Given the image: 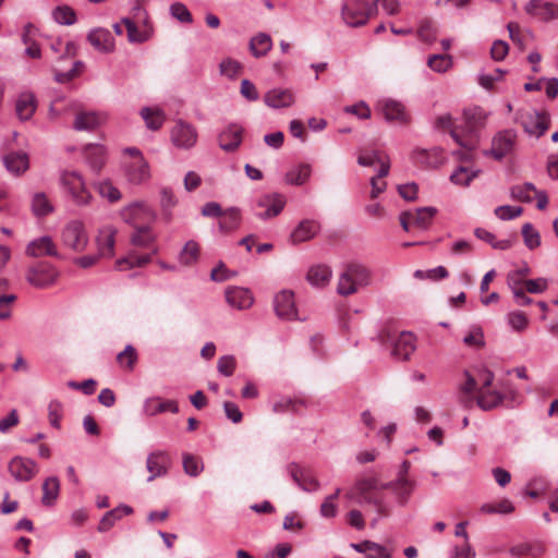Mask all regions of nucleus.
<instances>
[{
	"label": "nucleus",
	"mask_w": 558,
	"mask_h": 558,
	"mask_svg": "<svg viewBox=\"0 0 558 558\" xmlns=\"http://www.w3.org/2000/svg\"><path fill=\"white\" fill-rule=\"evenodd\" d=\"M128 31V39L132 44H141L148 40L149 35L147 32L140 31L136 24L129 17L122 19L121 22Z\"/></svg>",
	"instance_id": "54"
},
{
	"label": "nucleus",
	"mask_w": 558,
	"mask_h": 558,
	"mask_svg": "<svg viewBox=\"0 0 558 558\" xmlns=\"http://www.w3.org/2000/svg\"><path fill=\"white\" fill-rule=\"evenodd\" d=\"M144 413L148 416H155L163 412L177 413L179 411L178 403L173 400H162L159 397H151L144 402Z\"/></svg>",
	"instance_id": "33"
},
{
	"label": "nucleus",
	"mask_w": 558,
	"mask_h": 558,
	"mask_svg": "<svg viewBox=\"0 0 558 558\" xmlns=\"http://www.w3.org/2000/svg\"><path fill=\"white\" fill-rule=\"evenodd\" d=\"M517 142V132L512 129L498 132L492 141L490 154L496 159H501L510 154Z\"/></svg>",
	"instance_id": "16"
},
{
	"label": "nucleus",
	"mask_w": 558,
	"mask_h": 558,
	"mask_svg": "<svg viewBox=\"0 0 558 558\" xmlns=\"http://www.w3.org/2000/svg\"><path fill=\"white\" fill-rule=\"evenodd\" d=\"M36 97L32 93H23L15 102V111L20 120H29L36 111Z\"/></svg>",
	"instance_id": "37"
},
{
	"label": "nucleus",
	"mask_w": 558,
	"mask_h": 558,
	"mask_svg": "<svg viewBox=\"0 0 558 558\" xmlns=\"http://www.w3.org/2000/svg\"><path fill=\"white\" fill-rule=\"evenodd\" d=\"M534 192H536V187L530 182L517 184L510 187L511 198L522 203H532Z\"/></svg>",
	"instance_id": "48"
},
{
	"label": "nucleus",
	"mask_w": 558,
	"mask_h": 558,
	"mask_svg": "<svg viewBox=\"0 0 558 558\" xmlns=\"http://www.w3.org/2000/svg\"><path fill=\"white\" fill-rule=\"evenodd\" d=\"M474 234L477 239L485 241L486 243L490 244L492 247L496 250H508L511 247L512 242L510 240H497L496 235L492 232H489L486 229L483 228H476L474 231Z\"/></svg>",
	"instance_id": "52"
},
{
	"label": "nucleus",
	"mask_w": 558,
	"mask_h": 558,
	"mask_svg": "<svg viewBox=\"0 0 558 558\" xmlns=\"http://www.w3.org/2000/svg\"><path fill=\"white\" fill-rule=\"evenodd\" d=\"M275 312L278 317L293 320L298 319V312L292 291L282 290L276 294L274 300Z\"/></svg>",
	"instance_id": "17"
},
{
	"label": "nucleus",
	"mask_w": 558,
	"mask_h": 558,
	"mask_svg": "<svg viewBox=\"0 0 558 558\" xmlns=\"http://www.w3.org/2000/svg\"><path fill=\"white\" fill-rule=\"evenodd\" d=\"M156 240V234L151 231L148 225L135 228L131 236L134 245L141 247H149Z\"/></svg>",
	"instance_id": "51"
},
{
	"label": "nucleus",
	"mask_w": 558,
	"mask_h": 558,
	"mask_svg": "<svg viewBox=\"0 0 558 558\" xmlns=\"http://www.w3.org/2000/svg\"><path fill=\"white\" fill-rule=\"evenodd\" d=\"M437 208L435 207H421L414 210H411V218L413 219V227H416L422 230L428 229L432 225L434 217L437 214Z\"/></svg>",
	"instance_id": "40"
},
{
	"label": "nucleus",
	"mask_w": 558,
	"mask_h": 558,
	"mask_svg": "<svg viewBox=\"0 0 558 558\" xmlns=\"http://www.w3.org/2000/svg\"><path fill=\"white\" fill-rule=\"evenodd\" d=\"M241 223L240 209L232 207L223 211L219 221V229L223 233H229L236 230Z\"/></svg>",
	"instance_id": "44"
},
{
	"label": "nucleus",
	"mask_w": 558,
	"mask_h": 558,
	"mask_svg": "<svg viewBox=\"0 0 558 558\" xmlns=\"http://www.w3.org/2000/svg\"><path fill=\"white\" fill-rule=\"evenodd\" d=\"M412 157L415 161L428 167H438L445 160L444 150L439 147H433L430 149L415 148L412 151Z\"/></svg>",
	"instance_id": "34"
},
{
	"label": "nucleus",
	"mask_w": 558,
	"mask_h": 558,
	"mask_svg": "<svg viewBox=\"0 0 558 558\" xmlns=\"http://www.w3.org/2000/svg\"><path fill=\"white\" fill-rule=\"evenodd\" d=\"M32 211L37 217H45L53 211V206L45 193L37 192L33 195Z\"/></svg>",
	"instance_id": "49"
},
{
	"label": "nucleus",
	"mask_w": 558,
	"mask_h": 558,
	"mask_svg": "<svg viewBox=\"0 0 558 558\" xmlns=\"http://www.w3.org/2000/svg\"><path fill=\"white\" fill-rule=\"evenodd\" d=\"M378 340L384 347L390 348V354L396 360L407 361L416 350V339L412 332L384 328L378 333Z\"/></svg>",
	"instance_id": "2"
},
{
	"label": "nucleus",
	"mask_w": 558,
	"mask_h": 558,
	"mask_svg": "<svg viewBox=\"0 0 558 558\" xmlns=\"http://www.w3.org/2000/svg\"><path fill=\"white\" fill-rule=\"evenodd\" d=\"M54 21L62 25H72L76 21V14L74 10L68 5L57 7L52 11Z\"/></svg>",
	"instance_id": "58"
},
{
	"label": "nucleus",
	"mask_w": 558,
	"mask_h": 558,
	"mask_svg": "<svg viewBox=\"0 0 558 558\" xmlns=\"http://www.w3.org/2000/svg\"><path fill=\"white\" fill-rule=\"evenodd\" d=\"M8 470L17 482H29L39 472V466L31 458L16 456L8 464Z\"/></svg>",
	"instance_id": "11"
},
{
	"label": "nucleus",
	"mask_w": 558,
	"mask_h": 558,
	"mask_svg": "<svg viewBox=\"0 0 558 558\" xmlns=\"http://www.w3.org/2000/svg\"><path fill=\"white\" fill-rule=\"evenodd\" d=\"M63 190L77 206H87L92 202V194L87 190L83 175L74 170H65L60 175Z\"/></svg>",
	"instance_id": "4"
},
{
	"label": "nucleus",
	"mask_w": 558,
	"mask_h": 558,
	"mask_svg": "<svg viewBox=\"0 0 558 558\" xmlns=\"http://www.w3.org/2000/svg\"><path fill=\"white\" fill-rule=\"evenodd\" d=\"M522 235L524 244L530 248L534 250L541 245L539 232L533 227L532 223L526 222L522 227Z\"/></svg>",
	"instance_id": "59"
},
{
	"label": "nucleus",
	"mask_w": 558,
	"mask_h": 558,
	"mask_svg": "<svg viewBox=\"0 0 558 558\" xmlns=\"http://www.w3.org/2000/svg\"><path fill=\"white\" fill-rule=\"evenodd\" d=\"M320 230V225L314 219L302 220L291 232L290 241L293 244L303 243L313 239Z\"/></svg>",
	"instance_id": "27"
},
{
	"label": "nucleus",
	"mask_w": 558,
	"mask_h": 558,
	"mask_svg": "<svg viewBox=\"0 0 558 558\" xmlns=\"http://www.w3.org/2000/svg\"><path fill=\"white\" fill-rule=\"evenodd\" d=\"M514 506L509 499H504L497 504H484L481 507V512L485 514H509L513 512Z\"/></svg>",
	"instance_id": "57"
},
{
	"label": "nucleus",
	"mask_w": 558,
	"mask_h": 558,
	"mask_svg": "<svg viewBox=\"0 0 558 558\" xmlns=\"http://www.w3.org/2000/svg\"><path fill=\"white\" fill-rule=\"evenodd\" d=\"M464 119L465 138H470L472 136L478 138L477 131L484 126L486 120L485 112L480 108L469 109L464 111ZM477 141L480 142V140Z\"/></svg>",
	"instance_id": "30"
},
{
	"label": "nucleus",
	"mask_w": 558,
	"mask_h": 558,
	"mask_svg": "<svg viewBox=\"0 0 558 558\" xmlns=\"http://www.w3.org/2000/svg\"><path fill=\"white\" fill-rule=\"evenodd\" d=\"M243 128L232 123L228 125L218 136L219 146L225 151H234L242 142Z\"/></svg>",
	"instance_id": "26"
},
{
	"label": "nucleus",
	"mask_w": 558,
	"mask_h": 558,
	"mask_svg": "<svg viewBox=\"0 0 558 558\" xmlns=\"http://www.w3.org/2000/svg\"><path fill=\"white\" fill-rule=\"evenodd\" d=\"M505 396L497 390L477 389L476 403L484 411H490L502 403Z\"/></svg>",
	"instance_id": "36"
},
{
	"label": "nucleus",
	"mask_w": 558,
	"mask_h": 558,
	"mask_svg": "<svg viewBox=\"0 0 558 558\" xmlns=\"http://www.w3.org/2000/svg\"><path fill=\"white\" fill-rule=\"evenodd\" d=\"M5 169L13 175H21L29 168V158L25 151H12L3 157Z\"/></svg>",
	"instance_id": "28"
},
{
	"label": "nucleus",
	"mask_w": 558,
	"mask_h": 558,
	"mask_svg": "<svg viewBox=\"0 0 558 558\" xmlns=\"http://www.w3.org/2000/svg\"><path fill=\"white\" fill-rule=\"evenodd\" d=\"M84 66V63L82 61H74L72 63V66L70 70L63 72L59 69H53L54 71V80L58 82V83H68L70 81H72L74 77H76L80 72H81V69Z\"/></svg>",
	"instance_id": "60"
},
{
	"label": "nucleus",
	"mask_w": 558,
	"mask_h": 558,
	"mask_svg": "<svg viewBox=\"0 0 558 558\" xmlns=\"http://www.w3.org/2000/svg\"><path fill=\"white\" fill-rule=\"evenodd\" d=\"M58 276L57 269L48 263H38L26 271L27 282L38 289L50 287L57 281Z\"/></svg>",
	"instance_id": "10"
},
{
	"label": "nucleus",
	"mask_w": 558,
	"mask_h": 558,
	"mask_svg": "<svg viewBox=\"0 0 558 558\" xmlns=\"http://www.w3.org/2000/svg\"><path fill=\"white\" fill-rule=\"evenodd\" d=\"M311 177V167L308 165H299L290 169L284 177L286 183L290 185H302Z\"/></svg>",
	"instance_id": "46"
},
{
	"label": "nucleus",
	"mask_w": 558,
	"mask_h": 558,
	"mask_svg": "<svg viewBox=\"0 0 558 558\" xmlns=\"http://www.w3.org/2000/svg\"><path fill=\"white\" fill-rule=\"evenodd\" d=\"M151 255L153 254L136 255L131 253L116 262V269L124 271L134 267H143L151 260Z\"/></svg>",
	"instance_id": "43"
},
{
	"label": "nucleus",
	"mask_w": 558,
	"mask_h": 558,
	"mask_svg": "<svg viewBox=\"0 0 558 558\" xmlns=\"http://www.w3.org/2000/svg\"><path fill=\"white\" fill-rule=\"evenodd\" d=\"M87 40L99 52L109 53L114 50V38L107 28L92 29L87 35Z\"/></svg>",
	"instance_id": "24"
},
{
	"label": "nucleus",
	"mask_w": 558,
	"mask_h": 558,
	"mask_svg": "<svg viewBox=\"0 0 558 558\" xmlns=\"http://www.w3.org/2000/svg\"><path fill=\"white\" fill-rule=\"evenodd\" d=\"M95 189L99 195L111 203L118 202L121 198L120 191L107 180L95 183Z\"/></svg>",
	"instance_id": "55"
},
{
	"label": "nucleus",
	"mask_w": 558,
	"mask_h": 558,
	"mask_svg": "<svg viewBox=\"0 0 558 558\" xmlns=\"http://www.w3.org/2000/svg\"><path fill=\"white\" fill-rule=\"evenodd\" d=\"M63 416V404L58 400H51L48 404V420L52 427L59 429L61 427V418Z\"/></svg>",
	"instance_id": "61"
},
{
	"label": "nucleus",
	"mask_w": 558,
	"mask_h": 558,
	"mask_svg": "<svg viewBox=\"0 0 558 558\" xmlns=\"http://www.w3.org/2000/svg\"><path fill=\"white\" fill-rule=\"evenodd\" d=\"M137 361V352L135 348L128 344L125 349L117 355V362L119 365L128 371H133Z\"/></svg>",
	"instance_id": "56"
},
{
	"label": "nucleus",
	"mask_w": 558,
	"mask_h": 558,
	"mask_svg": "<svg viewBox=\"0 0 558 558\" xmlns=\"http://www.w3.org/2000/svg\"><path fill=\"white\" fill-rule=\"evenodd\" d=\"M287 204V198L280 193H265L255 201L254 209L257 218L268 220L281 214Z\"/></svg>",
	"instance_id": "7"
},
{
	"label": "nucleus",
	"mask_w": 558,
	"mask_h": 558,
	"mask_svg": "<svg viewBox=\"0 0 558 558\" xmlns=\"http://www.w3.org/2000/svg\"><path fill=\"white\" fill-rule=\"evenodd\" d=\"M383 487L391 492L397 505L403 507L413 494L416 482L412 478H398L383 484Z\"/></svg>",
	"instance_id": "15"
},
{
	"label": "nucleus",
	"mask_w": 558,
	"mask_h": 558,
	"mask_svg": "<svg viewBox=\"0 0 558 558\" xmlns=\"http://www.w3.org/2000/svg\"><path fill=\"white\" fill-rule=\"evenodd\" d=\"M170 136L172 144L180 149L192 148L198 137L196 129L182 120L175 122Z\"/></svg>",
	"instance_id": "13"
},
{
	"label": "nucleus",
	"mask_w": 558,
	"mask_h": 558,
	"mask_svg": "<svg viewBox=\"0 0 558 558\" xmlns=\"http://www.w3.org/2000/svg\"><path fill=\"white\" fill-rule=\"evenodd\" d=\"M107 119L105 113L94 111L80 112L76 114L73 128L77 131H93L101 125Z\"/></svg>",
	"instance_id": "31"
},
{
	"label": "nucleus",
	"mask_w": 558,
	"mask_h": 558,
	"mask_svg": "<svg viewBox=\"0 0 558 558\" xmlns=\"http://www.w3.org/2000/svg\"><path fill=\"white\" fill-rule=\"evenodd\" d=\"M61 242L66 248L82 253L89 243V234L82 220L73 219L64 225L61 230Z\"/></svg>",
	"instance_id": "5"
},
{
	"label": "nucleus",
	"mask_w": 558,
	"mask_h": 558,
	"mask_svg": "<svg viewBox=\"0 0 558 558\" xmlns=\"http://www.w3.org/2000/svg\"><path fill=\"white\" fill-rule=\"evenodd\" d=\"M199 258V245L196 241H187L179 253L178 259L182 266L191 267Z\"/></svg>",
	"instance_id": "41"
},
{
	"label": "nucleus",
	"mask_w": 558,
	"mask_h": 558,
	"mask_svg": "<svg viewBox=\"0 0 558 558\" xmlns=\"http://www.w3.org/2000/svg\"><path fill=\"white\" fill-rule=\"evenodd\" d=\"M219 69L221 75L228 78H234L241 72L242 65L234 59L226 58L221 61Z\"/></svg>",
	"instance_id": "64"
},
{
	"label": "nucleus",
	"mask_w": 558,
	"mask_h": 558,
	"mask_svg": "<svg viewBox=\"0 0 558 558\" xmlns=\"http://www.w3.org/2000/svg\"><path fill=\"white\" fill-rule=\"evenodd\" d=\"M272 48V39L267 33H257L250 39L248 49L253 57H265Z\"/></svg>",
	"instance_id": "38"
},
{
	"label": "nucleus",
	"mask_w": 558,
	"mask_h": 558,
	"mask_svg": "<svg viewBox=\"0 0 558 558\" xmlns=\"http://www.w3.org/2000/svg\"><path fill=\"white\" fill-rule=\"evenodd\" d=\"M525 11L542 22L558 19V4L545 0H531L525 5Z\"/></svg>",
	"instance_id": "18"
},
{
	"label": "nucleus",
	"mask_w": 558,
	"mask_h": 558,
	"mask_svg": "<svg viewBox=\"0 0 558 558\" xmlns=\"http://www.w3.org/2000/svg\"><path fill=\"white\" fill-rule=\"evenodd\" d=\"M331 276L332 271L328 266L317 265L310 268L306 278L312 286L323 288L329 283Z\"/></svg>",
	"instance_id": "39"
},
{
	"label": "nucleus",
	"mask_w": 558,
	"mask_h": 558,
	"mask_svg": "<svg viewBox=\"0 0 558 558\" xmlns=\"http://www.w3.org/2000/svg\"><path fill=\"white\" fill-rule=\"evenodd\" d=\"M265 104L274 109L288 108L294 102V95L289 89L272 88L264 95Z\"/></svg>",
	"instance_id": "29"
},
{
	"label": "nucleus",
	"mask_w": 558,
	"mask_h": 558,
	"mask_svg": "<svg viewBox=\"0 0 558 558\" xmlns=\"http://www.w3.org/2000/svg\"><path fill=\"white\" fill-rule=\"evenodd\" d=\"M124 171L129 182L133 184H142L150 178L149 165L146 159L126 161Z\"/></svg>",
	"instance_id": "22"
},
{
	"label": "nucleus",
	"mask_w": 558,
	"mask_h": 558,
	"mask_svg": "<svg viewBox=\"0 0 558 558\" xmlns=\"http://www.w3.org/2000/svg\"><path fill=\"white\" fill-rule=\"evenodd\" d=\"M383 484L376 477L362 478L351 488L348 497L356 498L361 504H368L375 508L379 515L387 517L392 510V502L384 494V490L388 489L383 487Z\"/></svg>",
	"instance_id": "1"
},
{
	"label": "nucleus",
	"mask_w": 558,
	"mask_h": 558,
	"mask_svg": "<svg viewBox=\"0 0 558 558\" xmlns=\"http://www.w3.org/2000/svg\"><path fill=\"white\" fill-rule=\"evenodd\" d=\"M171 465V458L165 450H155L147 456L146 469L149 472L148 482L167 475Z\"/></svg>",
	"instance_id": "14"
},
{
	"label": "nucleus",
	"mask_w": 558,
	"mask_h": 558,
	"mask_svg": "<svg viewBox=\"0 0 558 558\" xmlns=\"http://www.w3.org/2000/svg\"><path fill=\"white\" fill-rule=\"evenodd\" d=\"M183 469L190 476H197L204 469L202 461L193 454H183Z\"/></svg>",
	"instance_id": "62"
},
{
	"label": "nucleus",
	"mask_w": 558,
	"mask_h": 558,
	"mask_svg": "<svg viewBox=\"0 0 558 558\" xmlns=\"http://www.w3.org/2000/svg\"><path fill=\"white\" fill-rule=\"evenodd\" d=\"M520 123L524 131L533 136H542L549 128V117L546 112L529 110L520 113Z\"/></svg>",
	"instance_id": "12"
},
{
	"label": "nucleus",
	"mask_w": 558,
	"mask_h": 558,
	"mask_svg": "<svg viewBox=\"0 0 558 558\" xmlns=\"http://www.w3.org/2000/svg\"><path fill=\"white\" fill-rule=\"evenodd\" d=\"M26 254L31 257L52 256L59 257L57 246L49 235H44L31 241L26 246Z\"/></svg>",
	"instance_id": "20"
},
{
	"label": "nucleus",
	"mask_w": 558,
	"mask_h": 558,
	"mask_svg": "<svg viewBox=\"0 0 558 558\" xmlns=\"http://www.w3.org/2000/svg\"><path fill=\"white\" fill-rule=\"evenodd\" d=\"M341 489L337 488L332 495L327 496L320 505V514L324 518H333L337 514V505L335 500L338 498Z\"/></svg>",
	"instance_id": "63"
},
{
	"label": "nucleus",
	"mask_w": 558,
	"mask_h": 558,
	"mask_svg": "<svg viewBox=\"0 0 558 558\" xmlns=\"http://www.w3.org/2000/svg\"><path fill=\"white\" fill-rule=\"evenodd\" d=\"M141 117L151 131L159 130L166 120L163 111L159 108L145 107L141 110Z\"/></svg>",
	"instance_id": "45"
},
{
	"label": "nucleus",
	"mask_w": 558,
	"mask_h": 558,
	"mask_svg": "<svg viewBox=\"0 0 558 558\" xmlns=\"http://www.w3.org/2000/svg\"><path fill=\"white\" fill-rule=\"evenodd\" d=\"M83 154L87 165L94 172H99L106 162V149L99 144H88L84 147Z\"/></svg>",
	"instance_id": "35"
},
{
	"label": "nucleus",
	"mask_w": 558,
	"mask_h": 558,
	"mask_svg": "<svg viewBox=\"0 0 558 558\" xmlns=\"http://www.w3.org/2000/svg\"><path fill=\"white\" fill-rule=\"evenodd\" d=\"M228 304L236 310L250 308L254 302L248 289L241 287H229L225 292Z\"/></svg>",
	"instance_id": "25"
},
{
	"label": "nucleus",
	"mask_w": 558,
	"mask_h": 558,
	"mask_svg": "<svg viewBox=\"0 0 558 558\" xmlns=\"http://www.w3.org/2000/svg\"><path fill=\"white\" fill-rule=\"evenodd\" d=\"M478 174V170H472L468 167H458L450 175V181L453 184L468 186L474 178Z\"/></svg>",
	"instance_id": "53"
},
{
	"label": "nucleus",
	"mask_w": 558,
	"mask_h": 558,
	"mask_svg": "<svg viewBox=\"0 0 558 558\" xmlns=\"http://www.w3.org/2000/svg\"><path fill=\"white\" fill-rule=\"evenodd\" d=\"M116 235L113 226H104L98 230L96 243L99 256L111 258L114 255Z\"/></svg>",
	"instance_id": "21"
},
{
	"label": "nucleus",
	"mask_w": 558,
	"mask_h": 558,
	"mask_svg": "<svg viewBox=\"0 0 558 558\" xmlns=\"http://www.w3.org/2000/svg\"><path fill=\"white\" fill-rule=\"evenodd\" d=\"M369 283V270L363 265L352 264L340 274L337 292L343 296L351 295Z\"/></svg>",
	"instance_id": "3"
},
{
	"label": "nucleus",
	"mask_w": 558,
	"mask_h": 558,
	"mask_svg": "<svg viewBox=\"0 0 558 558\" xmlns=\"http://www.w3.org/2000/svg\"><path fill=\"white\" fill-rule=\"evenodd\" d=\"M377 11L362 0H347L341 9L344 23L350 27H360L367 23L368 19Z\"/></svg>",
	"instance_id": "8"
},
{
	"label": "nucleus",
	"mask_w": 558,
	"mask_h": 558,
	"mask_svg": "<svg viewBox=\"0 0 558 558\" xmlns=\"http://www.w3.org/2000/svg\"><path fill=\"white\" fill-rule=\"evenodd\" d=\"M389 169V162H381L377 175L371 179V198H377L386 190L387 183L384 181V178L388 175Z\"/></svg>",
	"instance_id": "50"
},
{
	"label": "nucleus",
	"mask_w": 558,
	"mask_h": 558,
	"mask_svg": "<svg viewBox=\"0 0 558 558\" xmlns=\"http://www.w3.org/2000/svg\"><path fill=\"white\" fill-rule=\"evenodd\" d=\"M60 482L58 477L50 476L43 483V498L41 502L45 506H51L54 504L59 496Z\"/></svg>",
	"instance_id": "47"
},
{
	"label": "nucleus",
	"mask_w": 558,
	"mask_h": 558,
	"mask_svg": "<svg viewBox=\"0 0 558 558\" xmlns=\"http://www.w3.org/2000/svg\"><path fill=\"white\" fill-rule=\"evenodd\" d=\"M378 106L387 121L400 124L409 122V116L401 102L393 99H384L378 102Z\"/></svg>",
	"instance_id": "23"
},
{
	"label": "nucleus",
	"mask_w": 558,
	"mask_h": 558,
	"mask_svg": "<svg viewBox=\"0 0 558 558\" xmlns=\"http://www.w3.org/2000/svg\"><path fill=\"white\" fill-rule=\"evenodd\" d=\"M435 126L438 130L450 132L451 137L460 145L461 149L454 151L453 154L461 160H470L472 159L473 150H475L478 146V141L475 136L470 138H463L459 135L456 129H453L452 117L449 113H445L439 116L435 121Z\"/></svg>",
	"instance_id": "6"
},
{
	"label": "nucleus",
	"mask_w": 558,
	"mask_h": 558,
	"mask_svg": "<svg viewBox=\"0 0 558 558\" xmlns=\"http://www.w3.org/2000/svg\"><path fill=\"white\" fill-rule=\"evenodd\" d=\"M465 383L460 387L459 402L464 408H471L473 404L472 393L478 389L476 379L469 371L464 372Z\"/></svg>",
	"instance_id": "42"
},
{
	"label": "nucleus",
	"mask_w": 558,
	"mask_h": 558,
	"mask_svg": "<svg viewBox=\"0 0 558 558\" xmlns=\"http://www.w3.org/2000/svg\"><path fill=\"white\" fill-rule=\"evenodd\" d=\"M133 513V508L128 505H120L114 509L107 511L100 522L98 524V532L105 533L108 532L119 520H121L124 515H130Z\"/></svg>",
	"instance_id": "32"
},
{
	"label": "nucleus",
	"mask_w": 558,
	"mask_h": 558,
	"mask_svg": "<svg viewBox=\"0 0 558 558\" xmlns=\"http://www.w3.org/2000/svg\"><path fill=\"white\" fill-rule=\"evenodd\" d=\"M122 219L134 228L146 226L155 221L156 214L145 202H134L123 207Z\"/></svg>",
	"instance_id": "9"
},
{
	"label": "nucleus",
	"mask_w": 558,
	"mask_h": 558,
	"mask_svg": "<svg viewBox=\"0 0 558 558\" xmlns=\"http://www.w3.org/2000/svg\"><path fill=\"white\" fill-rule=\"evenodd\" d=\"M287 470L293 482L304 492L312 493L319 489V482L296 463H290Z\"/></svg>",
	"instance_id": "19"
}]
</instances>
